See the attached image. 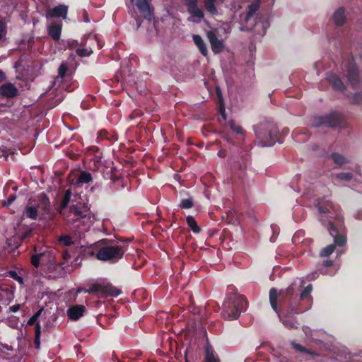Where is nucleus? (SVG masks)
<instances>
[{
	"mask_svg": "<svg viewBox=\"0 0 362 362\" xmlns=\"http://www.w3.org/2000/svg\"><path fill=\"white\" fill-rule=\"evenodd\" d=\"M293 347L296 350H298V351H300L302 353H309V351L306 348H305L303 346H301L300 344L294 343L293 344Z\"/></svg>",
	"mask_w": 362,
	"mask_h": 362,
	"instance_id": "obj_48",
	"label": "nucleus"
},
{
	"mask_svg": "<svg viewBox=\"0 0 362 362\" xmlns=\"http://www.w3.org/2000/svg\"><path fill=\"white\" fill-rule=\"evenodd\" d=\"M115 361L119 362V360L117 357H115Z\"/></svg>",
	"mask_w": 362,
	"mask_h": 362,
	"instance_id": "obj_61",
	"label": "nucleus"
},
{
	"mask_svg": "<svg viewBox=\"0 0 362 362\" xmlns=\"http://www.w3.org/2000/svg\"><path fill=\"white\" fill-rule=\"evenodd\" d=\"M76 54L81 57H88L91 54V53L93 52L92 49H87V48H83V49H77L76 50Z\"/></svg>",
	"mask_w": 362,
	"mask_h": 362,
	"instance_id": "obj_40",
	"label": "nucleus"
},
{
	"mask_svg": "<svg viewBox=\"0 0 362 362\" xmlns=\"http://www.w3.org/2000/svg\"><path fill=\"white\" fill-rule=\"evenodd\" d=\"M44 311V308H42L41 309H40L38 311H37L36 313H35L30 318L29 320H28V325H33L35 323V322L37 321V318H39L40 317V315L42 313V312Z\"/></svg>",
	"mask_w": 362,
	"mask_h": 362,
	"instance_id": "obj_38",
	"label": "nucleus"
},
{
	"mask_svg": "<svg viewBox=\"0 0 362 362\" xmlns=\"http://www.w3.org/2000/svg\"><path fill=\"white\" fill-rule=\"evenodd\" d=\"M0 345L4 348V349H6V350H11L12 349V346H10V345H8L6 344H3V343H0Z\"/></svg>",
	"mask_w": 362,
	"mask_h": 362,
	"instance_id": "obj_55",
	"label": "nucleus"
},
{
	"mask_svg": "<svg viewBox=\"0 0 362 362\" xmlns=\"http://www.w3.org/2000/svg\"><path fill=\"white\" fill-rule=\"evenodd\" d=\"M335 177L341 180L349 182L353 178V174L351 172H342L337 173Z\"/></svg>",
	"mask_w": 362,
	"mask_h": 362,
	"instance_id": "obj_36",
	"label": "nucleus"
},
{
	"mask_svg": "<svg viewBox=\"0 0 362 362\" xmlns=\"http://www.w3.org/2000/svg\"><path fill=\"white\" fill-rule=\"evenodd\" d=\"M333 264V261L331 259H326L322 262V265L325 267H330Z\"/></svg>",
	"mask_w": 362,
	"mask_h": 362,
	"instance_id": "obj_51",
	"label": "nucleus"
},
{
	"mask_svg": "<svg viewBox=\"0 0 362 362\" xmlns=\"http://www.w3.org/2000/svg\"><path fill=\"white\" fill-rule=\"evenodd\" d=\"M269 296L272 310L279 314L284 326L288 329H297L299 323L295 315L301 311L298 309V289L296 284L289 285L279 293L276 288H271Z\"/></svg>",
	"mask_w": 362,
	"mask_h": 362,
	"instance_id": "obj_1",
	"label": "nucleus"
},
{
	"mask_svg": "<svg viewBox=\"0 0 362 362\" xmlns=\"http://www.w3.org/2000/svg\"><path fill=\"white\" fill-rule=\"evenodd\" d=\"M1 152H2V156L6 158L8 156V153L7 150L3 149V150H1Z\"/></svg>",
	"mask_w": 362,
	"mask_h": 362,
	"instance_id": "obj_56",
	"label": "nucleus"
},
{
	"mask_svg": "<svg viewBox=\"0 0 362 362\" xmlns=\"http://www.w3.org/2000/svg\"><path fill=\"white\" fill-rule=\"evenodd\" d=\"M71 194L72 193L70 189H67L65 191L59 205V213H62V211L67 207L68 204L70 202Z\"/></svg>",
	"mask_w": 362,
	"mask_h": 362,
	"instance_id": "obj_29",
	"label": "nucleus"
},
{
	"mask_svg": "<svg viewBox=\"0 0 362 362\" xmlns=\"http://www.w3.org/2000/svg\"><path fill=\"white\" fill-rule=\"evenodd\" d=\"M248 301L245 297L239 294L230 295L224 302L225 313L229 320L237 319L240 313L245 310Z\"/></svg>",
	"mask_w": 362,
	"mask_h": 362,
	"instance_id": "obj_5",
	"label": "nucleus"
},
{
	"mask_svg": "<svg viewBox=\"0 0 362 362\" xmlns=\"http://www.w3.org/2000/svg\"><path fill=\"white\" fill-rule=\"evenodd\" d=\"M327 80L335 90L343 91L346 88L343 81L335 74L328 75Z\"/></svg>",
	"mask_w": 362,
	"mask_h": 362,
	"instance_id": "obj_16",
	"label": "nucleus"
},
{
	"mask_svg": "<svg viewBox=\"0 0 362 362\" xmlns=\"http://www.w3.org/2000/svg\"><path fill=\"white\" fill-rule=\"evenodd\" d=\"M34 255L30 257V263L35 268L45 267L52 269L54 267L55 256L52 251L47 248L42 249L37 252L36 247H34Z\"/></svg>",
	"mask_w": 362,
	"mask_h": 362,
	"instance_id": "obj_8",
	"label": "nucleus"
},
{
	"mask_svg": "<svg viewBox=\"0 0 362 362\" xmlns=\"http://www.w3.org/2000/svg\"><path fill=\"white\" fill-rule=\"evenodd\" d=\"M218 155L220 156H224L221 151L218 153Z\"/></svg>",
	"mask_w": 362,
	"mask_h": 362,
	"instance_id": "obj_60",
	"label": "nucleus"
},
{
	"mask_svg": "<svg viewBox=\"0 0 362 362\" xmlns=\"http://www.w3.org/2000/svg\"><path fill=\"white\" fill-rule=\"evenodd\" d=\"M335 250V245L333 244L329 245L325 248H323L320 255L321 257H328L331 255Z\"/></svg>",
	"mask_w": 362,
	"mask_h": 362,
	"instance_id": "obj_35",
	"label": "nucleus"
},
{
	"mask_svg": "<svg viewBox=\"0 0 362 362\" xmlns=\"http://www.w3.org/2000/svg\"><path fill=\"white\" fill-rule=\"evenodd\" d=\"M35 201L33 198H29L25 207L23 215L33 221H35L38 216L37 208L39 204H35Z\"/></svg>",
	"mask_w": 362,
	"mask_h": 362,
	"instance_id": "obj_11",
	"label": "nucleus"
},
{
	"mask_svg": "<svg viewBox=\"0 0 362 362\" xmlns=\"http://www.w3.org/2000/svg\"><path fill=\"white\" fill-rule=\"evenodd\" d=\"M68 65L65 62H62L58 68V75L54 78V84L60 83L64 78H71V76L67 74Z\"/></svg>",
	"mask_w": 362,
	"mask_h": 362,
	"instance_id": "obj_21",
	"label": "nucleus"
},
{
	"mask_svg": "<svg viewBox=\"0 0 362 362\" xmlns=\"http://www.w3.org/2000/svg\"><path fill=\"white\" fill-rule=\"evenodd\" d=\"M34 233V230L32 228H26L25 230L22 231L21 234H19L20 239L21 242H26L29 240Z\"/></svg>",
	"mask_w": 362,
	"mask_h": 362,
	"instance_id": "obj_30",
	"label": "nucleus"
},
{
	"mask_svg": "<svg viewBox=\"0 0 362 362\" xmlns=\"http://www.w3.org/2000/svg\"><path fill=\"white\" fill-rule=\"evenodd\" d=\"M228 123L231 130L233 132H235L237 134H244V131L242 129V127L239 125H237L234 120L230 119Z\"/></svg>",
	"mask_w": 362,
	"mask_h": 362,
	"instance_id": "obj_37",
	"label": "nucleus"
},
{
	"mask_svg": "<svg viewBox=\"0 0 362 362\" xmlns=\"http://www.w3.org/2000/svg\"><path fill=\"white\" fill-rule=\"evenodd\" d=\"M68 6L64 4L54 6L53 8L47 11L46 13L47 18H66Z\"/></svg>",
	"mask_w": 362,
	"mask_h": 362,
	"instance_id": "obj_12",
	"label": "nucleus"
},
{
	"mask_svg": "<svg viewBox=\"0 0 362 362\" xmlns=\"http://www.w3.org/2000/svg\"><path fill=\"white\" fill-rule=\"evenodd\" d=\"M185 362H189L187 359H185Z\"/></svg>",
	"mask_w": 362,
	"mask_h": 362,
	"instance_id": "obj_63",
	"label": "nucleus"
},
{
	"mask_svg": "<svg viewBox=\"0 0 362 362\" xmlns=\"http://www.w3.org/2000/svg\"><path fill=\"white\" fill-rule=\"evenodd\" d=\"M115 167H112V168H111V173H112V174H111V176H110V179H111L113 182H115V181H116V180H118V178H119L117 175H115V174H113V173H112V171H113V170H115Z\"/></svg>",
	"mask_w": 362,
	"mask_h": 362,
	"instance_id": "obj_53",
	"label": "nucleus"
},
{
	"mask_svg": "<svg viewBox=\"0 0 362 362\" xmlns=\"http://www.w3.org/2000/svg\"><path fill=\"white\" fill-rule=\"evenodd\" d=\"M85 310V306L77 305L69 308L67 310L66 313L67 316L69 317V319L77 320L83 315Z\"/></svg>",
	"mask_w": 362,
	"mask_h": 362,
	"instance_id": "obj_17",
	"label": "nucleus"
},
{
	"mask_svg": "<svg viewBox=\"0 0 362 362\" xmlns=\"http://www.w3.org/2000/svg\"><path fill=\"white\" fill-rule=\"evenodd\" d=\"M202 329L204 330V332L206 333V329L204 327H202Z\"/></svg>",
	"mask_w": 362,
	"mask_h": 362,
	"instance_id": "obj_62",
	"label": "nucleus"
},
{
	"mask_svg": "<svg viewBox=\"0 0 362 362\" xmlns=\"http://www.w3.org/2000/svg\"><path fill=\"white\" fill-rule=\"evenodd\" d=\"M342 71L345 77L353 87L357 88L358 84V70L352 56L342 62Z\"/></svg>",
	"mask_w": 362,
	"mask_h": 362,
	"instance_id": "obj_9",
	"label": "nucleus"
},
{
	"mask_svg": "<svg viewBox=\"0 0 362 362\" xmlns=\"http://www.w3.org/2000/svg\"><path fill=\"white\" fill-rule=\"evenodd\" d=\"M259 9V3L258 1L249 4L246 8L243 22L245 23L246 30L254 31L256 34L264 36L270 24L267 15L257 13Z\"/></svg>",
	"mask_w": 362,
	"mask_h": 362,
	"instance_id": "obj_3",
	"label": "nucleus"
},
{
	"mask_svg": "<svg viewBox=\"0 0 362 362\" xmlns=\"http://www.w3.org/2000/svg\"><path fill=\"white\" fill-rule=\"evenodd\" d=\"M204 8L207 13L214 16L218 14L216 7V0H203Z\"/></svg>",
	"mask_w": 362,
	"mask_h": 362,
	"instance_id": "obj_25",
	"label": "nucleus"
},
{
	"mask_svg": "<svg viewBox=\"0 0 362 362\" xmlns=\"http://www.w3.org/2000/svg\"><path fill=\"white\" fill-rule=\"evenodd\" d=\"M293 284L296 286L297 289H298V293L299 292V286L296 283H293ZM312 291H313V285L312 284H308L307 286H305L303 288V290L301 291L300 295L298 293V303L300 302V300L307 299V298H311L312 296H311L310 293H311Z\"/></svg>",
	"mask_w": 362,
	"mask_h": 362,
	"instance_id": "obj_26",
	"label": "nucleus"
},
{
	"mask_svg": "<svg viewBox=\"0 0 362 362\" xmlns=\"http://www.w3.org/2000/svg\"><path fill=\"white\" fill-rule=\"evenodd\" d=\"M88 211L89 209L86 205L81 206L78 204H73L69 206V212L74 214L77 218L87 217Z\"/></svg>",
	"mask_w": 362,
	"mask_h": 362,
	"instance_id": "obj_19",
	"label": "nucleus"
},
{
	"mask_svg": "<svg viewBox=\"0 0 362 362\" xmlns=\"http://www.w3.org/2000/svg\"><path fill=\"white\" fill-rule=\"evenodd\" d=\"M34 346L36 349L40 348V324L37 322L35 327Z\"/></svg>",
	"mask_w": 362,
	"mask_h": 362,
	"instance_id": "obj_31",
	"label": "nucleus"
},
{
	"mask_svg": "<svg viewBox=\"0 0 362 362\" xmlns=\"http://www.w3.org/2000/svg\"><path fill=\"white\" fill-rule=\"evenodd\" d=\"M96 245L99 247L97 253L95 255L94 250L91 247L86 248L83 252L89 256L95 255L99 260L115 264L121 259L125 252L123 246L117 245L115 240L107 238L99 240Z\"/></svg>",
	"mask_w": 362,
	"mask_h": 362,
	"instance_id": "obj_2",
	"label": "nucleus"
},
{
	"mask_svg": "<svg viewBox=\"0 0 362 362\" xmlns=\"http://www.w3.org/2000/svg\"><path fill=\"white\" fill-rule=\"evenodd\" d=\"M185 6L188 13L191 15L192 18L198 19L196 22H201L204 17L203 11L198 7V0H185Z\"/></svg>",
	"mask_w": 362,
	"mask_h": 362,
	"instance_id": "obj_10",
	"label": "nucleus"
},
{
	"mask_svg": "<svg viewBox=\"0 0 362 362\" xmlns=\"http://www.w3.org/2000/svg\"><path fill=\"white\" fill-rule=\"evenodd\" d=\"M207 37L211 45L212 52L215 54L221 52L224 49V45L222 40L217 38L216 34L213 31L207 33Z\"/></svg>",
	"mask_w": 362,
	"mask_h": 362,
	"instance_id": "obj_14",
	"label": "nucleus"
},
{
	"mask_svg": "<svg viewBox=\"0 0 362 362\" xmlns=\"http://www.w3.org/2000/svg\"><path fill=\"white\" fill-rule=\"evenodd\" d=\"M220 112H221L222 117L226 120V113L225 107L223 106H221Z\"/></svg>",
	"mask_w": 362,
	"mask_h": 362,
	"instance_id": "obj_52",
	"label": "nucleus"
},
{
	"mask_svg": "<svg viewBox=\"0 0 362 362\" xmlns=\"http://www.w3.org/2000/svg\"><path fill=\"white\" fill-rule=\"evenodd\" d=\"M193 40L194 44L198 47L199 52L204 55L207 56L208 54V49L206 44L204 43L202 37L199 35H193Z\"/></svg>",
	"mask_w": 362,
	"mask_h": 362,
	"instance_id": "obj_24",
	"label": "nucleus"
},
{
	"mask_svg": "<svg viewBox=\"0 0 362 362\" xmlns=\"http://www.w3.org/2000/svg\"><path fill=\"white\" fill-rule=\"evenodd\" d=\"M355 171H356V173L358 175H361V169H360L359 165H357V166L356 167Z\"/></svg>",
	"mask_w": 362,
	"mask_h": 362,
	"instance_id": "obj_57",
	"label": "nucleus"
},
{
	"mask_svg": "<svg viewBox=\"0 0 362 362\" xmlns=\"http://www.w3.org/2000/svg\"><path fill=\"white\" fill-rule=\"evenodd\" d=\"M206 362H218V359L216 358L214 355L211 353H207L206 355Z\"/></svg>",
	"mask_w": 362,
	"mask_h": 362,
	"instance_id": "obj_46",
	"label": "nucleus"
},
{
	"mask_svg": "<svg viewBox=\"0 0 362 362\" xmlns=\"http://www.w3.org/2000/svg\"><path fill=\"white\" fill-rule=\"evenodd\" d=\"M6 23L2 21V20H0V40L3 38L6 33Z\"/></svg>",
	"mask_w": 362,
	"mask_h": 362,
	"instance_id": "obj_44",
	"label": "nucleus"
},
{
	"mask_svg": "<svg viewBox=\"0 0 362 362\" xmlns=\"http://www.w3.org/2000/svg\"><path fill=\"white\" fill-rule=\"evenodd\" d=\"M334 23L338 26H342L346 22L345 10L343 7L339 8L332 16Z\"/></svg>",
	"mask_w": 362,
	"mask_h": 362,
	"instance_id": "obj_22",
	"label": "nucleus"
},
{
	"mask_svg": "<svg viewBox=\"0 0 362 362\" xmlns=\"http://www.w3.org/2000/svg\"><path fill=\"white\" fill-rule=\"evenodd\" d=\"M233 163V168L244 170L250 164V156L247 153H244L240 156V160H234Z\"/></svg>",
	"mask_w": 362,
	"mask_h": 362,
	"instance_id": "obj_23",
	"label": "nucleus"
},
{
	"mask_svg": "<svg viewBox=\"0 0 362 362\" xmlns=\"http://www.w3.org/2000/svg\"><path fill=\"white\" fill-rule=\"evenodd\" d=\"M329 233L334 237V244L338 246H344L346 243V237L339 234L337 228L333 226L332 223L329 224Z\"/></svg>",
	"mask_w": 362,
	"mask_h": 362,
	"instance_id": "obj_20",
	"label": "nucleus"
},
{
	"mask_svg": "<svg viewBox=\"0 0 362 362\" xmlns=\"http://www.w3.org/2000/svg\"><path fill=\"white\" fill-rule=\"evenodd\" d=\"M332 208V204L330 201L326 202V206H323L320 204H317V210L320 214H328L329 212V209L327 207Z\"/></svg>",
	"mask_w": 362,
	"mask_h": 362,
	"instance_id": "obj_39",
	"label": "nucleus"
},
{
	"mask_svg": "<svg viewBox=\"0 0 362 362\" xmlns=\"http://www.w3.org/2000/svg\"><path fill=\"white\" fill-rule=\"evenodd\" d=\"M255 131L259 144L262 146H271L279 138L278 127L272 122L261 123L255 127Z\"/></svg>",
	"mask_w": 362,
	"mask_h": 362,
	"instance_id": "obj_4",
	"label": "nucleus"
},
{
	"mask_svg": "<svg viewBox=\"0 0 362 362\" xmlns=\"http://www.w3.org/2000/svg\"><path fill=\"white\" fill-rule=\"evenodd\" d=\"M18 88L12 83H5L0 86V95L4 98H13L18 94Z\"/></svg>",
	"mask_w": 362,
	"mask_h": 362,
	"instance_id": "obj_15",
	"label": "nucleus"
},
{
	"mask_svg": "<svg viewBox=\"0 0 362 362\" xmlns=\"http://www.w3.org/2000/svg\"><path fill=\"white\" fill-rule=\"evenodd\" d=\"M186 223L194 233H199L201 232V228L199 227L195 218L192 216L186 217Z\"/></svg>",
	"mask_w": 362,
	"mask_h": 362,
	"instance_id": "obj_28",
	"label": "nucleus"
},
{
	"mask_svg": "<svg viewBox=\"0 0 362 362\" xmlns=\"http://www.w3.org/2000/svg\"><path fill=\"white\" fill-rule=\"evenodd\" d=\"M136 1V6L141 14L147 21H151L153 17V11L150 8L148 0H132Z\"/></svg>",
	"mask_w": 362,
	"mask_h": 362,
	"instance_id": "obj_13",
	"label": "nucleus"
},
{
	"mask_svg": "<svg viewBox=\"0 0 362 362\" xmlns=\"http://www.w3.org/2000/svg\"><path fill=\"white\" fill-rule=\"evenodd\" d=\"M81 291L96 296L117 297L121 293L120 289L114 286L111 283H93L88 288H80L78 291Z\"/></svg>",
	"mask_w": 362,
	"mask_h": 362,
	"instance_id": "obj_7",
	"label": "nucleus"
},
{
	"mask_svg": "<svg viewBox=\"0 0 362 362\" xmlns=\"http://www.w3.org/2000/svg\"><path fill=\"white\" fill-rule=\"evenodd\" d=\"M344 124V115L337 111L331 112L326 115L315 116L312 119V126L315 128L322 126L329 128H338L343 127Z\"/></svg>",
	"mask_w": 362,
	"mask_h": 362,
	"instance_id": "obj_6",
	"label": "nucleus"
},
{
	"mask_svg": "<svg viewBox=\"0 0 362 362\" xmlns=\"http://www.w3.org/2000/svg\"><path fill=\"white\" fill-rule=\"evenodd\" d=\"M83 44H79L77 40H72L71 42H68V47L69 49H74L78 46H83Z\"/></svg>",
	"mask_w": 362,
	"mask_h": 362,
	"instance_id": "obj_47",
	"label": "nucleus"
},
{
	"mask_svg": "<svg viewBox=\"0 0 362 362\" xmlns=\"http://www.w3.org/2000/svg\"><path fill=\"white\" fill-rule=\"evenodd\" d=\"M62 23H51L48 26V35L54 41H58L62 33Z\"/></svg>",
	"mask_w": 362,
	"mask_h": 362,
	"instance_id": "obj_18",
	"label": "nucleus"
},
{
	"mask_svg": "<svg viewBox=\"0 0 362 362\" xmlns=\"http://www.w3.org/2000/svg\"><path fill=\"white\" fill-rule=\"evenodd\" d=\"M4 80V73L0 71V83Z\"/></svg>",
	"mask_w": 362,
	"mask_h": 362,
	"instance_id": "obj_58",
	"label": "nucleus"
},
{
	"mask_svg": "<svg viewBox=\"0 0 362 362\" xmlns=\"http://www.w3.org/2000/svg\"><path fill=\"white\" fill-rule=\"evenodd\" d=\"M331 159L334 163L342 166L349 163V160L346 159L343 155L339 153H332L330 156Z\"/></svg>",
	"mask_w": 362,
	"mask_h": 362,
	"instance_id": "obj_27",
	"label": "nucleus"
},
{
	"mask_svg": "<svg viewBox=\"0 0 362 362\" xmlns=\"http://www.w3.org/2000/svg\"><path fill=\"white\" fill-rule=\"evenodd\" d=\"M97 139L103 141L105 139L110 140L109 133L105 129H102L98 132Z\"/></svg>",
	"mask_w": 362,
	"mask_h": 362,
	"instance_id": "obj_41",
	"label": "nucleus"
},
{
	"mask_svg": "<svg viewBox=\"0 0 362 362\" xmlns=\"http://www.w3.org/2000/svg\"><path fill=\"white\" fill-rule=\"evenodd\" d=\"M38 198H40V202L45 206V209L49 206V199L45 194L43 193L40 194Z\"/></svg>",
	"mask_w": 362,
	"mask_h": 362,
	"instance_id": "obj_42",
	"label": "nucleus"
},
{
	"mask_svg": "<svg viewBox=\"0 0 362 362\" xmlns=\"http://www.w3.org/2000/svg\"><path fill=\"white\" fill-rule=\"evenodd\" d=\"M349 362H362V353L360 355H355Z\"/></svg>",
	"mask_w": 362,
	"mask_h": 362,
	"instance_id": "obj_50",
	"label": "nucleus"
},
{
	"mask_svg": "<svg viewBox=\"0 0 362 362\" xmlns=\"http://www.w3.org/2000/svg\"><path fill=\"white\" fill-rule=\"evenodd\" d=\"M92 180L91 174L87 171H82L78 178V181L80 183H88Z\"/></svg>",
	"mask_w": 362,
	"mask_h": 362,
	"instance_id": "obj_33",
	"label": "nucleus"
},
{
	"mask_svg": "<svg viewBox=\"0 0 362 362\" xmlns=\"http://www.w3.org/2000/svg\"><path fill=\"white\" fill-rule=\"evenodd\" d=\"M20 309V305H13L12 307H10V311L11 312H17Z\"/></svg>",
	"mask_w": 362,
	"mask_h": 362,
	"instance_id": "obj_54",
	"label": "nucleus"
},
{
	"mask_svg": "<svg viewBox=\"0 0 362 362\" xmlns=\"http://www.w3.org/2000/svg\"><path fill=\"white\" fill-rule=\"evenodd\" d=\"M10 277H12L14 280L20 282L21 284H23V279L19 276L15 271H11L10 272Z\"/></svg>",
	"mask_w": 362,
	"mask_h": 362,
	"instance_id": "obj_45",
	"label": "nucleus"
},
{
	"mask_svg": "<svg viewBox=\"0 0 362 362\" xmlns=\"http://www.w3.org/2000/svg\"><path fill=\"white\" fill-rule=\"evenodd\" d=\"M84 21L86 22H89V19H88V14L86 12H85V13H84Z\"/></svg>",
	"mask_w": 362,
	"mask_h": 362,
	"instance_id": "obj_59",
	"label": "nucleus"
},
{
	"mask_svg": "<svg viewBox=\"0 0 362 362\" xmlns=\"http://www.w3.org/2000/svg\"><path fill=\"white\" fill-rule=\"evenodd\" d=\"M59 242L65 247L71 246L74 244L72 238L68 235H62L59 238Z\"/></svg>",
	"mask_w": 362,
	"mask_h": 362,
	"instance_id": "obj_34",
	"label": "nucleus"
},
{
	"mask_svg": "<svg viewBox=\"0 0 362 362\" xmlns=\"http://www.w3.org/2000/svg\"><path fill=\"white\" fill-rule=\"evenodd\" d=\"M194 200L192 197L182 199L180 201V204H179L180 207L181 209H191L194 206Z\"/></svg>",
	"mask_w": 362,
	"mask_h": 362,
	"instance_id": "obj_32",
	"label": "nucleus"
},
{
	"mask_svg": "<svg viewBox=\"0 0 362 362\" xmlns=\"http://www.w3.org/2000/svg\"><path fill=\"white\" fill-rule=\"evenodd\" d=\"M16 199V195H10L6 202L4 203V206H9L11 203H13Z\"/></svg>",
	"mask_w": 362,
	"mask_h": 362,
	"instance_id": "obj_49",
	"label": "nucleus"
},
{
	"mask_svg": "<svg viewBox=\"0 0 362 362\" xmlns=\"http://www.w3.org/2000/svg\"><path fill=\"white\" fill-rule=\"evenodd\" d=\"M362 103V95L361 93H356L353 98V103L360 105Z\"/></svg>",
	"mask_w": 362,
	"mask_h": 362,
	"instance_id": "obj_43",
	"label": "nucleus"
}]
</instances>
